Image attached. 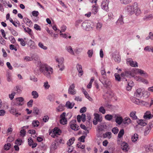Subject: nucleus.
Wrapping results in <instances>:
<instances>
[{"mask_svg": "<svg viewBox=\"0 0 153 153\" xmlns=\"http://www.w3.org/2000/svg\"><path fill=\"white\" fill-rule=\"evenodd\" d=\"M39 110L36 107L33 108V113H35L36 115H37L39 114Z\"/></svg>", "mask_w": 153, "mask_h": 153, "instance_id": "obj_50", "label": "nucleus"}, {"mask_svg": "<svg viewBox=\"0 0 153 153\" xmlns=\"http://www.w3.org/2000/svg\"><path fill=\"white\" fill-rule=\"evenodd\" d=\"M51 148L53 150H55L56 149L57 146L56 145V143L55 142H53L52 143Z\"/></svg>", "mask_w": 153, "mask_h": 153, "instance_id": "obj_53", "label": "nucleus"}, {"mask_svg": "<svg viewBox=\"0 0 153 153\" xmlns=\"http://www.w3.org/2000/svg\"><path fill=\"white\" fill-rule=\"evenodd\" d=\"M112 132L114 134H117L119 131V129L117 127H115L112 129Z\"/></svg>", "mask_w": 153, "mask_h": 153, "instance_id": "obj_48", "label": "nucleus"}, {"mask_svg": "<svg viewBox=\"0 0 153 153\" xmlns=\"http://www.w3.org/2000/svg\"><path fill=\"white\" fill-rule=\"evenodd\" d=\"M115 121L118 124L120 125L123 122V119L122 117L115 115Z\"/></svg>", "mask_w": 153, "mask_h": 153, "instance_id": "obj_20", "label": "nucleus"}, {"mask_svg": "<svg viewBox=\"0 0 153 153\" xmlns=\"http://www.w3.org/2000/svg\"><path fill=\"white\" fill-rule=\"evenodd\" d=\"M32 124L34 127H37L39 125V123L37 120H34L32 122Z\"/></svg>", "mask_w": 153, "mask_h": 153, "instance_id": "obj_38", "label": "nucleus"}, {"mask_svg": "<svg viewBox=\"0 0 153 153\" xmlns=\"http://www.w3.org/2000/svg\"><path fill=\"white\" fill-rule=\"evenodd\" d=\"M131 0H120L121 3L124 4H127L131 2Z\"/></svg>", "mask_w": 153, "mask_h": 153, "instance_id": "obj_55", "label": "nucleus"}, {"mask_svg": "<svg viewBox=\"0 0 153 153\" xmlns=\"http://www.w3.org/2000/svg\"><path fill=\"white\" fill-rule=\"evenodd\" d=\"M124 133V130L123 129H121L118 133V137L119 138H121L123 137V135Z\"/></svg>", "mask_w": 153, "mask_h": 153, "instance_id": "obj_37", "label": "nucleus"}, {"mask_svg": "<svg viewBox=\"0 0 153 153\" xmlns=\"http://www.w3.org/2000/svg\"><path fill=\"white\" fill-rule=\"evenodd\" d=\"M40 71L47 78H51V75L53 73V69L50 66L46 64H42L40 66Z\"/></svg>", "mask_w": 153, "mask_h": 153, "instance_id": "obj_2", "label": "nucleus"}, {"mask_svg": "<svg viewBox=\"0 0 153 153\" xmlns=\"http://www.w3.org/2000/svg\"><path fill=\"white\" fill-rule=\"evenodd\" d=\"M138 138V135L137 134H135L131 137L132 140L133 142H135L137 141Z\"/></svg>", "mask_w": 153, "mask_h": 153, "instance_id": "obj_39", "label": "nucleus"}, {"mask_svg": "<svg viewBox=\"0 0 153 153\" xmlns=\"http://www.w3.org/2000/svg\"><path fill=\"white\" fill-rule=\"evenodd\" d=\"M75 86L74 83L71 85L68 89V93L71 95H74L76 93V91L74 89Z\"/></svg>", "mask_w": 153, "mask_h": 153, "instance_id": "obj_12", "label": "nucleus"}, {"mask_svg": "<svg viewBox=\"0 0 153 153\" xmlns=\"http://www.w3.org/2000/svg\"><path fill=\"white\" fill-rule=\"evenodd\" d=\"M25 31L28 33L30 35H32V30L29 27H27V28H25Z\"/></svg>", "mask_w": 153, "mask_h": 153, "instance_id": "obj_56", "label": "nucleus"}, {"mask_svg": "<svg viewBox=\"0 0 153 153\" xmlns=\"http://www.w3.org/2000/svg\"><path fill=\"white\" fill-rule=\"evenodd\" d=\"M44 87L45 89H48L50 87V85L48 84V82H44Z\"/></svg>", "mask_w": 153, "mask_h": 153, "instance_id": "obj_64", "label": "nucleus"}, {"mask_svg": "<svg viewBox=\"0 0 153 153\" xmlns=\"http://www.w3.org/2000/svg\"><path fill=\"white\" fill-rule=\"evenodd\" d=\"M21 91V90L20 89L18 86H16V87H14L13 90L12 91H14L15 92H16V93H20Z\"/></svg>", "mask_w": 153, "mask_h": 153, "instance_id": "obj_32", "label": "nucleus"}, {"mask_svg": "<svg viewBox=\"0 0 153 153\" xmlns=\"http://www.w3.org/2000/svg\"><path fill=\"white\" fill-rule=\"evenodd\" d=\"M31 94L34 99H36L39 97L38 94L36 91H33L31 93Z\"/></svg>", "mask_w": 153, "mask_h": 153, "instance_id": "obj_36", "label": "nucleus"}, {"mask_svg": "<svg viewBox=\"0 0 153 153\" xmlns=\"http://www.w3.org/2000/svg\"><path fill=\"white\" fill-rule=\"evenodd\" d=\"M143 92L142 91V89L141 88H138L134 93V96L135 97L140 98L143 96Z\"/></svg>", "mask_w": 153, "mask_h": 153, "instance_id": "obj_11", "label": "nucleus"}, {"mask_svg": "<svg viewBox=\"0 0 153 153\" xmlns=\"http://www.w3.org/2000/svg\"><path fill=\"white\" fill-rule=\"evenodd\" d=\"M38 46L40 48L45 50H46L48 48L46 46H45L41 42L39 43Z\"/></svg>", "mask_w": 153, "mask_h": 153, "instance_id": "obj_43", "label": "nucleus"}, {"mask_svg": "<svg viewBox=\"0 0 153 153\" xmlns=\"http://www.w3.org/2000/svg\"><path fill=\"white\" fill-rule=\"evenodd\" d=\"M107 126L106 125L103 123H101L98 126V129L99 131H103L104 129H106Z\"/></svg>", "mask_w": 153, "mask_h": 153, "instance_id": "obj_15", "label": "nucleus"}, {"mask_svg": "<svg viewBox=\"0 0 153 153\" xmlns=\"http://www.w3.org/2000/svg\"><path fill=\"white\" fill-rule=\"evenodd\" d=\"M22 142V141L20 139H18L15 141V144L17 145H20Z\"/></svg>", "mask_w": 153, "mask_h": 153, "instance_id": "obj_51", "label": "nucleus"}, {"mask_svg": "<svg viewBox=\"0 0 153 153\" xmlns=\"http://www.w3.org/2000/svg\"><path fill=\"white\" fill-rule=\"evenodd\" d=\"M100 81L106 88H109L111 86V82L105 76H103Z\"/></svg>", "mask_w": 153, "mask_h": 153, "instance_id": "obj_3", "label": "nucleus"}, {"mask_svg": "<svg viewBox=\"0 0 153 153\" xmlns=\"http://www.w3.org/2000/svg\"><path fill=\"white\" fill-rule=\"evenodd\" d=\"M82 21V20L81 19H78L76 20L75 23V26L76 27L78 26Z\"/></svg>", "mask_w": 153, "mask_h": 153, "instance_id": "obj_63", "label": "nucleus"}, {"mask_svg": "<svg viewBox=\"0 0 153 153\" xmlns=\"http://www.w3.org/2000/svg\"><path fill=\"white\" fill-rule=\"evenodd\" d=\"M153 116L151 114V112L149 111H147L145 113L143 116V118L145 119H150Z\"/></svg>", "mask_w": 153, "mask_h": 153, "instance_id": "obj_17", "label": "nucleus"}, {"mask_svg": "<svg viewBox=\"0 0 153 153\" xmlns=\"http://www.w3.org/2000/svg\"><path fill=\"white\" fill-rule=\"evenodd\" d=\"M121 146L123 150L128 151V145L127 143L124 142H123L121 143Z\"/></svg>", "mask_w": 153, "mask_h": 153, "instance_id": "obj_23", "label": "nucleus"}, {"mask_svg": "<svg viewBox=\"0 0 153 153\" xmlns=\"http://www.w3.org/2000/svg\"><path fill=\"white\" fill-rule=\"evenodd\" d=\"M109 3V1L108 0H103L101 3V8L106 11H108Z\"/></svg>", "mask_w": 153, "mask_h": 153, "instance_id": "obj_5", "label": "nucleus"}, {"mask_svg": "<svg viewBox=\"0 0 153 153\" xmlns=\"http://www.w3.org/2000/svg\"><path fill=\"white\" fill-rule=\"evenodd\" d=\"M24 99L22 97L16 98L14 100V105L16 106L22 105L24 104Z\"/></svg>", "mask_w": 153, "mask_h": 153, "instance_id": "obj_9", "label": "nucleus"}, {"mask_svg": "<svg viewBox=\"0 0 153 153\" xmlns=\"http://www.w3.org/2000/svg\"><path fill=\"white\" fill-rule=\"evenodd\" d=\"M137 72V73L140 74L141 75L144 76L146 77L147 76V75L146 73L141 69H138Z\"/></svg>", "mask_w": 153, "mask_h": 153, "instance_id": "obj_40", "label": "nucleus"}, {"mask_svg": "<svg viewBox=\"0 0 153 153\" xmlns=\"http://www.w3.org/2000/svg\"><path fill=\"white\" fill-rule=\"evenodd\" d=\"M134 76V71L132 70L131 71H126L122 73L121 76L122 77H124L126 76L129 77H133Z\"/></svg>", "mask_w": 153, "mask_h": 153, "instance_id": "obj_6", "label": "nucleus"}, {"mask_svg": "<svg viewBox=\"0 0 153 153\" xmlns=\"http://www.w3.org/2000/svg\"><path fill=\"white\" fill-rule=\"evenodd\" d=\"M75 138L74 137L71 138L69 140L68 142L67 143V144L68 146H70L72 144L74 143V141L75 140Z\"/></svg>", "mask_w": 153, "mask_h": 153, "instance_id": "obj_41", "label": "nucleus"}, {"mask_svg": "<svg viewBox=\"0 0 153 153\" xmlns=\"http://www.w3.org/2000/svg\"><path fill=\"white\" fill-rule=\"evenodd\" d=\"M77 69L79 72V75L81 76L83 74V71L82 70V66L81 65L78 64L76 66Z\"/></svg>", "mask_w": 153, "mask_h": 153, "instance_id": "obj_21", "label": "nucleus"}, {"mask_svg": "<svg viewBox=\"0 0 153 153\" xmlns=\"http://www.w3.org/2000/svg\"><path fill=\"white\" fill-rule=\"evenodd\" d=\"M112 118L113 116L111 114H107L105 116V119L109 121L111 120L112 119Z\"/></svg>", "mask_w": 153, "mask_h": 153, "instance_id": "obj_45", "label": "nucleus"}, {"mask_svg": "<svg viewBox=\"0 0 153 153\" xmlns=\"http://www.w3.org/2000/svg\"><path fill=\"white\" fill-rule=\"evenodd\" d=\"M94 119L99 122H101L102 120V118L100 117L99 115L97 114H94Z\"/></svg>", "mask_w": 153, "mask_h": 153, "instance_id": "obj_35", "label": "nucleus"}, {"mask_svg": "<svg viewBox=\"0 0 153 153\" xmlns=\"http://www.w3.org/2000/svg\"><path fill=\"white\" fill-rule=\"evenodd\" d=\"M53 134H56L58 136L60 135L61 133V130L57 128H55L53 130Z\"/></svg>", "mask_w": 153, "mask_h": 153, "instance_id": "obj_27", "label": "nucleus"}, {"mask_svg": "<svg viewBox=\"0 0 153 153\" xmlns=\"http://www.w3.org/2000/svg\"><path fill=\"white\" fill-rule=\"evenodd\" d=\"M16 109L15 108L13 107L11 108L10 111V112L12 114L14 115L15 114H19L21 115V114L19 113L16 112Z\"/></svg>", "mask_w": 153, "mask_h": 153, "instance_id": "obj_30", "label": "nucleus"}, {"mask_svg": "<svg viewBox=\"0 0 153 153\" xmlns=\"http://www.w3.org/2000/svg\"><path fill=\"white\" fill-rule=\"evenodd\" d=\"M15 94L16 92H15L14 91H12V93L11 94H9V97L11 100L13 99Z\"/></svg>", "mask_w": 153, "mask_h": 153, "instance_id": "obj_61", "label": "nucleus"}, {"mask_svg": "<svg viewBox=\"0 0 153 153\" xmlns=\"http://www.w3.org/2000/svg\"><path fill=\"white\" fill-rule=\"evenodd\" d=\"M123 19V16L121 15L117 22V24L119 25L123 24L124 23Z\"/></svg>", "mask_w": 153, "mask_h": 153, "instance_id": "obj_33", "label": "nucleus"}, {"mask_svg": "<svg viewBox=\"0 0 153 153\" xmlns=\"http://www.w3.org/2000/svg\"><path fill=\"white\" fill-rule=\"evenodd\" d=\"M151 15H148L145 16L143 19L144 20H148L151 19L152 18Z\"/></svg>", "mask_w": 153, "mask_h": 153, "instance_id": "obj_59", "label": "nucleus"}, {"mask_svg": "<svg viewBox=\"0 0 153 153\" xmlns=\"http://www.w3.org/2000/svg\"><path fill=\"white\" fill-rule=\"evenodd\" d=\"M82 91L85 96V97L87 98L90 101H92L93 100L92 98L89 96V94L87 92L85 91L84 89L82 88Z\"/></svg>", "mask_w": 153, "mask_h": 153, "instance_id": "obj_28", "label": "nucleus"}, {"mask_svg": "<svg viewBox=\"0 0 153 153\" xmlns=\"http://www.w3.org/2000/svg\"><path fill=\"white\" fill-rule=\"evenodd\" d=\"M126 63L128 65L131 67H138V63L136 61H133L131 58H128L126 59Z\"/></svg>", "mask_w": 153, "mask_h": 153, "instance_id": "obj_8", "label": "nucleus"}, {"mask_svg": "<svg viewBox=\"0 0 153 153\" xmlns=\"http://www.w3.org/2000/svg\"><path fill=\"white\" fill-rule=\"evenodd\" d=\"M91 22L88 21H85L82 24V28L84 30L89 31L92 28Z\"/></svg>", "mask_w": 153, "mask_h": 153, "instance_id": "obj_4", "label": "nucleus"}, {"mask_svg": "<svg viewBox=\"0 0 153 153\" xmlns=\"http://www.w3.org/2000/svg\"><path fill=\"white\" fill-rule=\"evenodd\" d=\"M111 133L110 132H106L105 133V134H104V137H108V138H110L111 137Z\"/></svg>", "mask_w": 153, "mask_h": 153, "instance_id": "obj_62", "label": "nucleus"}, {"mask_svg": "<svg viewBox=\"0 0 153 153\" xmlns=\"http://www.w3.org/2000/svg\"><path fill=\"white\" fill-rule=\"evenodd\" d=\"M140 104L139 105H144L146 106L147 105H149V103L146 102H145L144 101L142 100H140Z\"/></svg>", "mask_w": 153, "mask_h": 153, "instance_id": "obj_49", "label": "nucleus"}, {"mask_svg": "<svg viewBox=\"0 0 153 153\" xmlns=\"http://www.w3.org/2000/svg\"><path fill=\"white\" fill-rule=\"evenodd\" d=\"M65 49L69 53L72 55H74V53L73 51L72 47L71 46H66L65 47Z\"/></svg>", "mask_w": 153, "mask_h": 153, "instance_id": "obj_25", "label": "nucleus"}, {"mask_svg": "<svg viewBox=\"0 0 153 153\" xmlns=\"http://www.w3.org/2000/svg\"><path fill=\"white\" fill-rule=\"evenodd\" d=\"M74 105V102H71L69 101L66 102L65 106L68 108L71 109L73 108Z\"/></svg>", "mask_w": 153, "mask_h": 153, "instance_id": "obj_26", "label": "nucleus"}, {"mask_svg": "<svg viewBox=\"0 0 153 153\" xmlns=\"http://www.w3.org/2000/svg\"><path fill=\"white\" fill-rule=\"evenodd\" d=\"M137 122L138 124L142 126H145L147 124V121L146 120H140Z\"/></svg>", "mask_w": 153, "mask_h": 153, "instance_id": "obj_19", "label": "nucleus"}, {"mask_svg": "<svg viewBox=\"0 0 153 153\" xmlns=\"http://www.w3.org/2000/svg\"><path fill=\"white\" fill-rule=\"evenodd\" d=\"M76 122V120L71 121L70 123V125L71 128L74 131H77L79 128V126L75 124Z\"/></svg>", "mask_w": 153, "mask_h": 153, "instance_id": "obj_10", "label": "nucleus"}, {"mask_svg": "<svg viewBox=\"0 0 153 153\" xmlns=\"http://www.w3.org/2000/svg\"><path fill=\"white\" fill-rule=\"evenodd\" d=\"M11 146V144L10 143H8L4 145V149L5 150H7L9 149Z\"/></svg>", "mask_w": 153, "mask_h": 153, "instance_id": "obj_52", "label": "nucleus"}, {"mask_svg": "<svg viewBox=\"0 0 153 153\" xmlns=\"http://www.w3.org/2000/svg\"><path fill=\"white\" fill-rule=\"evenodd\" d=\"M18 41L20 42L22 46H25V43L22 39L19 38L18 39Z\"/></svg>", "mask_w": 153, "mask_h": 153, "instance_id": "obj_57", "label": "nucleus"}, {"mask_svg": "<svg viewBox=\"0 0 153 153\" xmlns=\"http://www.w3.org/2000/svg\"><path fill=\"white\" fill-rule=\"evenodd\" d=\"M125 9L130 15L135 13L136 15L137 16L141 13L140 10L138 8V4L137 2H134L131 5H128Z\"/></svg>", "mask_w": 153, "mask_h": 153, "instance_id": "obj_1", "label": "nucleus"}, {"mask_svg": "<svg viewBox=\"0 0 153 153\" xmlns=\"http://www.w3.org/2000/svg\"><path fill=\"white\" fill-rule=\"evenodd\" d=\"M65 115L66 113L63 112L60 115L61 119L60 120V123L63 125L66 124L67 123L66 119L65 117Z\"/></svg>", "mask_w": 153, "mask_h": 153, "instance_id": "obj_13", "label": "nucleus"}, {"mask_svg": "<svg viewBox=\"0 0 153 153\" xmlns=\"http://www.w3.org/2000/svg\"><path fill=\"white\" fill-rule=\"evenodd\" d=\"M56 62L58 63V66L59 70L61 71H63L64 69V67L63 64V62L64 59L63 58H61L59 59L58 58L56 59Z\"/></svg>", "mask_w": 153, "mask_h": 153, "instance_id": "obj_7", "label": "nucleus"}, {"mask_svg": "<svg viewBox=\"0 0 153 153\" xmlns=\"http://www.w3.org/2000/svg\"><path fill=\"white\" fill-rule=\"evenodd\" d=\"M101 73L102 76H104V75L106 76V73L105 71V69L103 67H101Z\"/></svg>", "mask_w": 153, "mask_h": 153, "instance_id": "obj_44", "label": "nucleus"}, {"mask_svg": "<svg viewBox=\"0 0 153 153\" xmlns=\"http://www.w3.org/2000/svg\"><path fill=\"white\" fill-rule=\"evenodd\" d=\"M87 54L88 55V57L91 58V57L93 54V51L92 49L89 50H88L87 52Z\"/></svg>", "mask_w": 153, "mask_h": 153, "instance_id": "obj_46", "label": "nucleus"}, {"mask_svg": "<svg viewBox=\"0 0 153 153\" xmlns=\"http://www.w3.org/2000/svg\"><path fill=\"white\" fill-rule=\"evenodd\" d=\"M9 30L12 33V34L14 36H16L18 35V33L15 30H14L11 27L9 28Z\"/></svg>", "mask_w": 153, "mask_h": 153, "instance_id": "obj_42", "label": "nucleus"}, {"mask_svg": "<svg viewBox=\"0 0 153 153\" xmlns=\"http://www.w3.org/2000/svg\"><path fill=\"white\" fill-rule=\"evenodd\" d=\"M99 111L102 113V114H104L105 113V110L104 107L103 106H101L99 108Z\"/></svg>", "mask_w": 153, "mask_h": 153, "instance_id": "obj_54", "label": "nucleus"}, {"mask_svg": "<svg viewBox=\"0 0 153 153\" xmlns=\"http://www.w3.org/2000/svg\"><path fill=\"white\" fill-rule=\"evenodd\" d=\"M131 100L133 102L137 105H139L140 104V100L139 99L134 97L131 99Z\"/></svg>", "mask_w": 153, "mask_h": 153, "instance_id": "obj_34", "label": "nucleus"}, {"mask_svg": "<svg viewBox=\"0 0 153 153\" xmlns=\"http://www.w3.org/2000/svg\"><path fill=\"white\" fill-rule=\"evenodd\" d=\"M97 0L94 1V3L95 4V5H93L92 6V13L94 14H95L98 11V7L96 4Z\"/></svg>", "mask_w": 153, "mask_h": 153, "instance_id": "obj_14", "label": "nucleus"}, {"mask_svg": "<svg viewBox=\"0 0 153 153\" xmlns=\"http://www.w3.org/2000/svg\"><path fill=\"white\" fill-rule=\"evenodd\" d=\"M114 76L115 79L116 80L118 81H120L121 80V78L120 75L117 73H116L114 74Z\"/></svg>", "mask_w": 153, "mask_h": 153, "instance_id": "obj_47", "label": "nucleus"}, {"mask_svg": "<svg viewBox=\"0 0 153 153\" xmlns=\"http://www.w3.org/2000/svg\"><path fill=\"white\" fill-rule=\"evenodd\" d=\"M123 122L125 125H128L131 123V120L129 117H126L123 120Z\"/></svg>", "mask_w": 153, "mask_h": 153, "instance_id": "obj_22", "label": "nucleus"}, {"mask_svg": "<svg viewBox=\"0 0 153 153\" xmlns=\"http://www.w3.org/2000/svg\"><path fill=\"white\" fill-rule=\"evenodd\" d=\"M113 59L115 62L119 63L121 60L120 56L119 55L113 54L112 56Z\"/></svg>", "mask_w": 153, "mask_h": 153, "instance_id": "obj_18", "label": "nucleus"}, {"mask_svg": "<svg viewBox=\"0 0 153 153\" xmlns=\"http://www.w3.org/2000/svg\"><path fill=\"white\" fill-rule=\"evenodd\" d=\"M136 112L135 111H133L131 112L130 114V117H131L133 120H136L137 118V117L136 115Z\"/></svg>", "mask_w": 153, "mask_h": 153, "instance_id": "obj_29", "label": "nucleus"}, {"mask_svg": "<svg viewBox=\"0 0 153 153\" xmlns=\"http://www.w3.org/2000/svg\"><path fill=\"white\" fill-rule=\"evenodd\" d=\"M64 107L65 106L62 104H60L56 108V111L59 112L63 111L64 109Z\"/></svg>", "mask_w": 153, "mask_h": 153, "instance_id": "obj_31", "label": "nucleus"}, {"mask_svg": "<svg viewBox=\"0 0 153 153\" xmlns=\"http://www.w3.org/2000/svg\"><path fill=\"white\" fill-rule=\"evenodd\" d=\"M31 58L32 60H34L35 62H40L39 57L38 55L36 53H34L31 55Z\"/></svg>", "mask_w": 153, "mask_h": 153, "instance_id": "obj_16", "label": "nucleus"}, {"mask_svg": "<svg viewBox=\"0 0 153 153\" xmlns=\"http://www.w3.org/2000/svg\"><path fill=\"white\" fill-rule=\"evenodd\" d=\"M102 24L100 22H98L96 25V28L98 30H100L102 27Z\"/></svg>", "mask_w": 153, "mask_h": 153, "instance_id": "obj_58", "label": "nucleus"}, {"mask_svg": "<svg viewBox=\"0 0 153 153\" xmlns=\"http://www.w3.org/2000/svg\"><path fill=\"white\" fill-rule=\"evenodd\" d=\"M24 22L26 23L27 25L29 26L32 25V22L29 19L27 18H24L23 19Z\"/></svg>", "mask_w": 153, "mask_h": 153, "instance_id": "obj_24", "label": "nucleus"}, {"mask_svg": "<svg viewBox=\"0 0 153 153\" xmlns=\"http://www.w3.org/2000/svg\"><path fill=\"white\" fill-rule=\"evenodd\" d=\"M26 134V131L24 129L21 130L20 131V135L22 137H24Z\"/></svg>", "mask_w": 153, "mask_h": 153, "instance_id": "obj_60", "label": "nucleus"}]
</instances>
